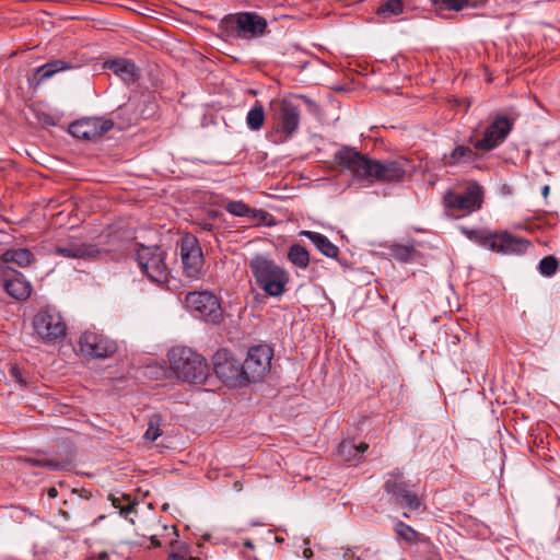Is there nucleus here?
Wrapping results in <instances>:
<instances>
[{
  "label": "nucleus",
  "mask_w": 560,
  "mask_h": 560,
  "mask_svg": "<svg viewBox=\"0 0 560 560\" xmlns=\"http://www.w3.org/2000/svg\"><path fill=\"white\" fill-rule=\"evenodd\" d=\"M404 12V3L401 0H387L382 3L377 10L376 14L380 18L390 19L392 16H397Z\"/></svg>",
  "instance_id": "7c9ffc66"
},
{
  "label": "nucleus",
  "mask_w": 560,
  "mask_h": 560,
  "mask_svg": "<svg viewBox=\"0 0 560 560\" xmlns=\"http://www.w3.org/2000/svg\"><path fill=\"white\" fill-rule=\"evenodd\" d=\"M549 191H550V187H549V185H545V186L542 187V189H541V194H542V196H544L545 198H547V197H548Z\"/></svg>",
  "instance_id": "ea45409f"
},
{
  "label": "nucleus",
  "mask_w": 560,
  "mask_h": 560,
  "mask_svg": "<svg viewBox=\"0 0 560 560\" xmlns=\"http://www.w3.org/2000/svg\"><path fill=\"white\" fill-rule=\"evenodd\" d=\"M47 494L50 499H55L58 497V490L55 488V487H50L48 490H47Z\"/></svg>",
  "instance_id": "58836bf2"
},
{
  "label": "nucleus",
  "mask_w": 560,
  "mask_h": 560,
  "mask_svg": "<svg viewBox=\"0 0 560 560\" xmlns=\"http://www.w3.org/2000/svg\"><path fill=\"white\" fill-rule=\"evenodd\" d=\"M13 277L9 278L7 272H4V282L3 288L5 292L14 298L15 300H26L32 292V285L28 281L25 280L24 276L16 270H12Z\"/></svg>",
  "instance_id": "6ab92c4d"
},
{
  "label": "nucleus",
  "mask_w": 560,
  "mask_h": 560,
  "mask_svg": "<svg viewBox=\"0 0 560 560\" xmlns=\"http://www.w3.org/2000/svg\"><path fill=\"white\" fill-rule=\"evenodd\" d=\"M18 460L25 463L32 467H43L50 470H61L65 467V465L61 462L48 458L38 459L32 457H19Z\"/></svg>",
  "instance_id": "473e14b6"
},
{
  "label": "nucleus",
  "mask_w": 560,
  "mask_h": 560,
  "mask_svg": "<svg viewBox=\"0 0 560 560\" xmlns=\"http://www.w3.org/2000/svg\"><path fill=\"white\" fill-rule=\"evenodd\" d=\"M114 121L103 117H85L73 121L69 132L77 139L95 140L112 130Z\"/></svg>",
  "instance_id": "f3484780"
},
{
  "label": "nucleus",
  "mask_w": 560,
  "mask_h": 560,
  "mask_svg": "<svg viewBox=\"0 0 560 560\" xmlns=\"http://www.w3.org/2000/svg\"><path fill=\"white\" fill-rule=\"evenodd\" d=\"M74 68V65L70 61L63 59H57L49 61L35 70V75L38 78V82L46 81L52 78L55 74L71 70Z\"/></svg>",
  "instance_id": "5701e85b"
},
{
  "label": "nucleus",
  "mask_w": 560,
  "mask_h": 560,
  "mask_svg": "<svg viewBox=\"0 0 560 560\" xmlns=\"http://www.w3.org/2000/svg\"><path fill=\"white\" fill-rule=\"evenodd\" d=\"M477 160V153L466 145H456L448 154L443 155V163L446 166H459L472 163Z\"/></svg>",
  "instance_id": "412c9836"
},
{
  "label": "nucleus",
  "mask_w": 560,
  "mask_h": 560,
  "mask_svg": "<svg viewBox=\"0 0 560 560\" xmlns=\"http://www.w3.org/2000/svg\"><path fill=\"white\" fill-rule=\"evenodd\" d=\"M415 487L405 479L404 472L399 468L388 474V478L383 486L384 491L393 497L394 502L407 510L402 513L404 517H410L409 512H417L423 508Z\"/></svg>",
  "instance_id": "0eeeda50"
},
{
  "label": "nucleus",
  "mask_w": 560,
  "mask_h": 560,
  "mask_svg": "<svg viewBox=\"0 0 560 560\" xmlns=\"http://www.w3.org/2000/svg\"><path fill=\"white\" fill-rule=\"evenodd\" d=\"M170 560H195L191 557H188V546L174 541L172 544V551L170 553Z\"/></svg>",
  "instance_id": "e433bc0d"
},
{
  "label": "nucleus",
  "mask_w": 560,
  "mask_h": 560,
  "mask_svg": "<svg viewBox=\"0 0 560 560\" xmlns=\"http://www.w3.org/2000/svg\"><path fill=\"white\" fill-rule=\"evenodd\" d=\"M559 268V260L555 256H546L538 264L539 272L545 277L553 276Z\"/></svg>",
  "instance_id": "f704fd0d"
},
{
  "label": "nucleus",
  "mask_w": 560,
  "mask_h": 560,
  "mask_svg": "<svg viewBox=\"0 0 560 560\" xmlns=\"http://www.w3.org/2000/svg\"><path fill=\"white\" fill-rule=\"evenodd\" d=\"M335 160L338 165L351 172L354 178L369 183L401 182L412 167L405 158L380 161L371 159L350 147L338 150Z\"/></svg>",
  "instance_id": "f257e3e1"
},
{
  "label": "nucleus",
  "mask_w": 560,
  "mask_h": 560,
  "mask_svg": "<svg viewBox=\"0 0 560 560\" xmlns=\"http://www.w3.org/2000/svg\"><path fill=\"white\" fill-rule=\"evenodd\" d=\"M465 234L478 245L504 255L523 254L530 245L527 240L506 231L497 233L490 230H465Z\"/></svg>",
  "instance_id": "423d86ee"
},
{
  "label": "nucleus",
  "mask_w": 560,
  "mask_h": 560,
  "mask_svg": "<svg viewBox=\"0 0 560 560\" xmlns=\"http://www.w3.org/2000/svg\"><path fill=\"white\" fill-rule=\"evenodd\" d=\"M190 313L208 323L219 324L223 318L218 298L209 291L189 292L185 299Z\"/></svg>",
  "instance_id": "1a4fd4ad"
},
{
  "label": "nucleus",
  "mask_w": 560,
  "mask_h": 560,
  "mask_svg": "<svg viewBox=\"0 0 560 560\" xmlns=\"http://www.w3.org/2000/svg\"><path fill=\"white\" fill-rule=\"evenodd\" d=\"M170 368L175 377L182 382L202 383L208 376L205 358L188 347H174L167 353Z\"/></svg>",
  "instance_id": "f03ea898"
},
{
  "label": "nucleus",
  "mask_w": 560,
  "mask_h": 560,
  "mask_svg": "<svg viewBox=\"0 0 560 560\" xmlns=\"http://www.w3.org/2000/svg\"><path fill=\"white\" fill-rule=\"evenodd\" d=\"M51 253L70 259H92L100 254V249L89 243L71 242L56 245Z\"/></svg>",
  "instance_id": "a211bd4d"
},
{
  "label": "nucleus",
  "mask_w": 560,
  "mask_h": 560,
  "mask_svg": "<svg viewBox=\"0 0 560 560\" xmlns=\"http://www.w3.org/2000/svg\"><path fill=\"white\" fill-rule=\"evenodd\" d=\"M97 558H98L100 560H105V559H107V558H108V555H107V552L103 551V552H100V553H98Z\"/></svg>",
  "instance_id": "79ce46f5"
},
{
  "label": "nucleus",
  "mask_w": 560,
  "mask_h": 560,
  "mask_svg": "<svg viewBox=\"0 0 560 560\" xmlns=\"http://www.w3.org/2000/svg\"><path fill=\"white\" fill-rule=\"evenodd\" d=\"M67 335V324L55 306L40 307L32 318V336L44 345H55Z\"/></svg>",
  "instance_id": "39448f33"
},
{
  "label": "nucleus",
  "mask_w": 560,
  "mask_h": 560,
  "mask_svg": "<svg viewBox=\"0 0 560 560\" xmlns=\"http://www.w3.org/2000/svg\"><path fill=\"white\" fill-rule=\"evenodd\" d=\"M224 209L232 215L241 218L262 219L267 213L262 210L250 208L242 200H230L224 206Z\"/></svg>",
  "instance_id": "393cba45"
},
{
  "label": "nucleus",
  "mask_w": 560,
  "mask_h": 560,
  "mask_svg": "<svg viewBox=\"0 0 560 560\" xmlns=\"http://www.w3.org/2000/svg\"><path fill=\"white\" fill-rule=\"evenodd\" d=\"M303 553H304V557H305L306 559H310V558L312 557V555H313L312 550H311V549H308V548H307V549H305Z\"/></svg>",
  "instance_id": "a19ab883"
},
{
  "label": "nucleus",
  "mask_w": 560,
  "mask_h": 560,
  "mask_svg": "<svg viewBox=\"0 0 560 560\" xmlns=\"http://www.w3.org/2000/svg\"><path fill=\"white\" fill-rule=\"evenodd\" d=\"M217 376L229 385H245L243 366L228 349H219L212 358Z\"/></svg>",
  "instance_id": "ddd939ff"
},
{
  "label": "nucleus",
  "mask_w": 560,
  "mask_h": 560,
  "mask_svg": "<svg viewBox=\"0 0 560 560\" xmlns=\"http://www.w3.org/2000/svg\"><path fill=\"white\" fill-rule=\"evenodd\" d=\"M271 359L272 349L269 346L258 345L249 348L242 364L246 384L261 381L270 370Z\"/></svg>",
  "instance_id": "9d476101"
},
{
  "label": "nucleus",
  "mask_w": 560,
  "mask_h": 560,
  "mask_svg": "<svg viewBox=\"0 0 560 560\" xmlns=\"http://www.w3.org/2000/svg\"><path fill=\"white\" fill-rule=\"evenodd\" d=\"M394 530L400 539L410 545H416L421 541V534L402 521H398L395 524Z\"/></svg>",
  "instance_id": "c756f323"
},
{
  "label": "nucleus",
  "mask_w": 560,
  "mask_h": 560,
  "mask_svg": "<svg viewBox=\"0 0 560 560\" xmlns=\"http://www.w3.org/2000/svg\"><path fill=\"white\" fill-rule=\"evenodd\" d=\"M166 253L159 246H141L137 253V261L141 271L159 284L168 281L171 271L165 261Z\"/></svg>",
  "instance_id": "6e6552de"
},
{
  "label": "nucleus",
  "mask_w": 560,
  "mask_h": 560,
  "mask_svg": "<svg viewBox=\"0 0 560 560\" xmlns=\"http://www.w3.org/2000/svg\"><path fill=\"white\" fill-rule=\"evenodd\" d=\"M301 235L307 237L313 245L324 256L328 258H337L339 255V248L332 244L327 236L322 233L314 231H301Z\"/></svg>",
  "instance_id": "4be33fe9"
},
{
  "label": "nucleus",
  "mask_w": 560,
  "mask_h": 560,
  "mask_svg": "<svg viewBox=\"0 0 560 560\" xmlns=\"http://www.w3.org/2000/svg\"><path fill=\"white\" fill-rule=\"evenodd\" d=\"M179 254L185 275L190 279H198L203 267V255L198 240L192 235L184 236Z\"/></svg>",
  "instance_id": "2eb2a0df"
},
{
  "label": "nucleus",
  "mask_w": 560,
  "mask_h": 560,
  "mask_svg": "<svg viewBox=\"0 0 560 560\" xmlns=\"http://www.w3.org/2000/svg\"><path fill=\"white\" fill-rule=\"evenodd\" d=\"M369 448V444L365 442H361L360 444L355 445V454L361 455Z\"/></svg>",
  "instance_id": "4c0bfd02"
},
{
  "label": "nucleus",
  "mask_w": 560,
  "mask_h": 560,
  "mask_svg": "<svg viewBox=\"0 0 560 560\" xmlns=\"http://www.w3.org/2000/svg\"><path fill=\"white\" fill-rule=\"evenodd\" d=\"M265 122V108L260 102H256L246 115V125L253 131H258Z\"/></svg>",
  "instance_id": "cd10ccee"
},
{
  "label": "nucleus",
  "mask_w": 560,
  "mask_h": 560,
  "mask_svg": "<svg viewBox=\"0 0 560 560\" xmlns=\"http://www.w3.org/2000/svg\"><path fill=\"white\" fill-rule=\"evenodd\" d=\"M112 504L115 509L119 510V514L125 516L126 518L128 515L135 511V503L130 500L128 495H110L109 497Z\"/></svg>",
  "instance_id": "72a5a7b5"
},
{
  "label": "nucleus",
  "mask_w": 560,
  "mask_h": 560,
  "mask_svg": "<svg viewBox=\"0 0 560 560\" xmlns=\"http://www.w3.org/2000/svg\"><path fill=\"white\" fill-rule=\"evenodd\" d=\"M18 372V369L16 368H13L12 369V373L15 374Z\"/></svg>",
  "instance_id": "37998d69"
},
{
  "label": "nucleus",
  "mask_w": 560,
  "mask_h": 560,
  "mask_svg": "<svg viewBox=\"0 0 560 560\" xmlns=\"http://www.w3.org/2000/svg\"><path fill=\"white\" fill-rule=\"evenodd\" d=\"M338 454L347 462L355 459L358 454H355V444L351 440H345L339 444Z\"/></svg>",
  "instance_id": "c9c22d12"
},
{
  "label": "nucleus",
  "mask_w": 560,
  "mask_h": 560,
  "mask_svg": "<svg viewBox=\"0 0 560 560\" xmlns=\"http://www.w3.org/2000/svg\"><path fill=\"white\" fill-rule=\"evenodd\" d=\"M267 21L256 12H237L225 15L219 28L230 39L260 37L267 30Z\"/></svg>",
  "instance_id": "20e7f679"
},
{
  "label": "nucleus",
  "mask_w": 560,
  "mask_h": 560,
  "mask_svg": "<svg viewBox=\"0 0 560 560\" xmlns=\"http://www.w3.org/2000/svg\"><path fill=\"white\" fill-rule=\"evenodd\" d=\"M514 121L504 115H497L485 129L483 137L478 140L469 139L476 150L488 152L498 148L512 131Z\"/></svg>",
  "instance_id": "9b49d317"
},
{
  "label": "nucleus",
  "mask_w": 560,
  "mask_h": 560,
  "mask_svg": "<svg viewBox=\"0 0 560 560\" xmlns=\"http://www.w3.org/2000/svg\"><path fill=\"white\" fill-rule=\"evenodd\" d=\"M288 259L292 265L301 269H305L310 265V254L307 249L300 244H293L290 246L288 250Z\"/></svg>",
  "instance_id": "bb28decb"
},
{
  "label": "nucleus",
  "mask_w": 560,
  "mask_h": 560,
  "mask_svg": "<svg viewBox=\"0 0 560 560\" xmlns=\"http://www.w3.org/2000/svg\"><path fill=\"white\" fill-rule=\"evenodd\" d=\"M162 424V417L160 415H152L149 418L148 428L143 434V439L147 442H154L155 440H158L163 433Z\"/></svg>",
  "instance_id": "2f4dec72"
},
{
  "label": "nucleus",
  "mask_w": 560,
  "mask_h": 560,
  "mask_svg": "<svg viewBox=\"0 0 560 560\" xmlns=\"http://www.w3.org/2000/svg\"><path fill=\"white\" fill-rule=\"evenodd\" d=\"M245 546L252 547L253 545L248 541V542L245 544Z\"/></svg>",
  "instance_id": "c03bdc74"
},
{
  "label": "nucleus",
  "mask_w": 560,
  "mask_h": 560,
  "mask_svg": "<svg viewBox=\"0 0 560 560\" xmlns=\"http://www.w3.org/2000/svg\"><path fill=\"white\" fill-rule=\"evenodd\" d=\"M79 347L83 355L95 359L108 358L117 350L113 340L93 330H85L80 336Z\"/></svg>",
  "instance_id": "dca6fc26"
},
{
  "label": "nucleus",
  "mask_w": 560,
  "mask_h": 560,
  "mask_svg": "<svg viewBox=\"0 0 560 560\" xmlns=\"http://www.w3.org/2000/svg\"><path fill=\"white\" fill-rule=\"evenodd\" d=\"M1 261L5 265L8 271L14 270L12 265L26 268L35 261L33 253L27 248H10L1 255Z\"/></svg>",
  "instance_id": "aec40b11"
},
{
  "label": "nucleus",
  "mask_w": 560,
  "mask_h": 560,
  "mask_svg": "<svg viewBox=\"0 0 560 560\" xmlns=\"http://www.w3.org/2000/svg\"><path fill=\"white\" fill-rule=\"evenodd\" d=\"M250 271L256 284L270 296H280L289 283V273L273 260L256 255L249 261Z\"/></svg>",
  "instance_id": "7ed1b4c3"
},
{
  "label": "nucleus",
  "mask_w": 560,
  "mask_h": 560,
  "mask_svg": "<svg viewBox=\"0 0 560 560\" xmlns=\"http://www.w3.org/2000/svg\"><path fill=\"white\" fill-rule=\"evenodd\" d=\"M483 189L476 183H469L464 192L447 191L443 197L445 208L472 212L480 209L482 205Z\"/></svg>",
  "instance_id": "f8f14e48"
},
{
  "label": "nucleus",
  "mask_w": 560,
  "mask_h": 560,
  "mask_svg": "<svg viewBox=\"0 0 560 560\" xmlns=\"http://www.w3.org/2000/svg\"><path fill=\"white\" fill-rule=\"evenodd\" d=\"M105 68L113 71L125 82H132L136 77V66L127 59L109 60L104 63Z\"/></svg>",
  "instance_id": "b1692460"
},
{
  "label": "nucleus",
  "mask_w": 560,
  "mask_h": 560,
  "mask_svg": "<svg viewBox=\"0 0 560 560\" xmlns=\"http://www.w3.org/2000/svg\"><path fill=\"white\" fill-rule=\"evenodd\" d=\"M301 112L299 106L289 98L273 104V122L277 132L290 138L299 128Z\"/></svg>",
  "instance_id": "4468645a"
},
{
  "label": "nucleus",
  "mask_w": 560,
  "mask_h": 560,
  "mask_svg": "<svg viewBox=\"0 0 560 560\" xmlns=\"http://www.w3.org/2000/svg\"><path fill=\"white\" fill-rule=\"evenodd\" d=\"M436 9L460 11L466 7L478 8L486 4L487 0H431Z\"/></svg>",
  "instance_id": "a878e982"
},
{
  "label": "nucleus",
  "mask_w": 560,
  "mask_h": 560,
  "mask_svg": "<svg viewBox=\"0 0 560 560\" xmlns=\"http://www.w3.org/2000/svg\"><path fill=\"white\" fill-rule=\"evenodd\" d=\"M390 255L400 262H409L413 261L418 252L416 250L412 244L404 245V244H393L389 247Z\"/></svg>",
  "instance_id": "c85d7f7f"
}]
</instances>
